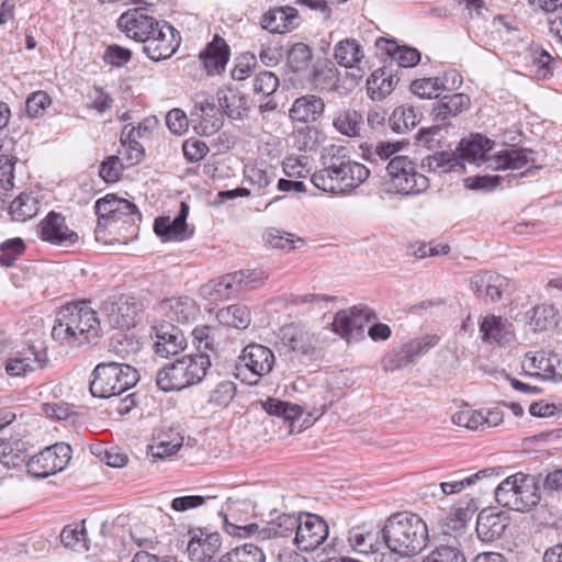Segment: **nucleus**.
Wrapping results in <instances>:
<instances>
[{
    "instance_id": "nucleus-8",
    "label": "nucleus",
    "mask_w": 562,
    "mask_h": 562,
    "mask_svg": "<svg viewBox=\"0 0 562 562\" xmlns=\"http://www.w3.org/2000/svg\"><path fill=\"white\" fill-rule=\"evenodd\" d=\"M385 170V187L390 193L418 194L429 187L428 178L417 171L416 164L407 156L393 157Z\"/></svg>"
},
{
    "instance_id": "nucleus-17",
    "label": "nucleus",
    "mask_w": 562,
    "mask_h": 562,
    "mask_svg": "<svg viewBox=\"0 0 562 562\" xmlns=\"http://www.w3.org/2000/svg\"><path fill=\"white\" fill-rule=\"evenodd\" d=\"M180 45L176 29L164 21L156 31L143 43V52L153 61L170 58Z\"/></svg>"
},
{
    "instance_id": "nucleus-6",
    "label": "nucleus",
    "mask_w": 562,
    "mask_h": 562,
    "mask_svg": "<svg viewBox=\"0 0 562 562\" xmlns=\"http://www.w3.org/2000/svg\"><path fill=\"white\" fill-rule=\"evenodd\" d=\"M541 475L521 472L509 475L495 490V499L503 506L516 512H529L541 501Z\"/></svg>"
},
{
    "instance_id": "nucleus-63",
    "label": "nucleus",
    "mask_w": 562,
    "mask_h": 562,
    "mask_svg": "<svg viewBox=\"0 0 562 562\" xmlns=\"http://www.w3.org/2000/svg\"><path fill=\"white\" fill-rule=\"evenodd\" d=\"M123 199L115 196L114 194H106L104 198L99 199L95 202V213L98 215V226H108L109 218L117 207L116 204L122 202Z\"/></svg>"
},
{
    "instance_id": "nucleus-45",
    "label": "nucleus",
    "mask_w": 562,
    "mask_h": 562,
    "mask_svg": "<svg viewBox=\"0 0 562 562\" xmlns=\"http://www.w3.org/2000/svg\"><path fill=\"white\" fill-rule=\"evenodd\" d=\"M217 562H266V554L258 546L245 543L222 555Z\"/></svg>"
},
{
    "instance_id": "nucleus-42",
    "label": "nucleus",
    "mask_w": 562,
    "mask_h": 562,
    "mask_svg": "<svg viewBox=\"0 0 562 562\" xmlns=\"http://www.w3.org/2000/svg\"><path fill=\"white\" fill-rule=\"evenodd\" d=\"M411 92L419 99H438L445 90H448L443 79L438 77L418 78L412 81Z\"/></svg>"
},
{
    "instance_id": "nucleus-51",
    "label": "nucleus",
    "mask_w": 562,
    "mask_h": 562,
    "mask_svg": "<svg viewBox=\"0 0 562 562\" xmlns=\"http://www.w3.org/2000/svg\"><path fill=\"white\" fill-rule=\"evenodd\" d=\"M389 122L395 133L404 134L417 125L418 117L413 108L397 106L390 116Z\"/></svg>"
},
{
    "instance_id": "nucleus-18",
    "label": "nucleus",
    "mask_w": 562,
    "mask_h": 562,
    "mask_svg": "<svg viewBox=\"0 0 562 562\" xmlns=\"http://www.w3.org/2000/svg\"><path fill=\"white\" fill-rule=\"evenodd\" d=\"M522 368L533 370L526 371L530 376L553 382L562 380V359L554 352L541 350L533 355L527 353Z\"/></svg>"
},
{
    "instance_id": "nucleus-16",
    "label": "nucleus",
    "mask_w": 562,
    "mask_h": 562,
    "mask_svg": "<svg viewBox=\"0 0 562 562\" xmlns=\"http://www.w3.org/2000/svg\"><path fill=\"white\" fill-rule=\"evenodd\" d=\"M297 528L294 541L303 551L316 550L328 537L326 521L315 514H301L297 516Z\"/></svg>"
},
{
    "instance_id": "nucleus-53",
    "label": "nucleus",
    "mask_w": 562,
    "mask_h": 562,
    "mask_svg": "<svg viewBox=\"0 0 562 562\" xmlns=\"http://www.w3.org/2000/svg\"><path fill=\"white\" fill-rule=\"evenodd\" d=\"M471 518L469 508H454L445 519L443 533L458 538Z\"/></svg>"
},
{
    "instance_id": "nucleus-61",
    "label": "nucleus",
    "mask_w": 562,
    "mask_h": 562,
    "mask_svg": "<svg viewBox=\"0 0 562 562\" xmlns=\"http://www.w3.org/2000/svg\"><path fill=\"white\" fill-rule=\"evenodd\" d=\"M282 170L289 178H305L310 173L307 157L290 155L282 162Z\"/></svg>"
},
{
    "instance_id": "nucleus-50",
    "label": "nucleus",
    "mask_w": 562,
    "mask_h": 562,
    "mask_svg": "<svg viewBox=\"0 0 562 562\" xmlns=\"http://www.w3.org/2000/svg\"><path fill=\"white\" fill-rule=\"evenodd\" d=\"M140 130L142 127L128 128V126H125L122 132L121 142L122 145L126 147L130 165L139 162L144 156L143 146L138 143V138H140Z\"/></svg>"
},
{
    "instance_id": "nucleus-11",
    "label": "nucleus",
    "mask_w": 562,
    "mask_h": 562,
    "mask_svg": "<svg viewBox=\"0 0 562 562\" xmlns=\"http://www.w3.org/2000/svg\"><path fill=\"white\" fill-rule=\"evenodd\" d=\"M132 3L138 4V7L123 12L117 19V27L127 37L143 44L164 21H158L148 13L149 7L153 4L144 0H132Z\"/></svg>"
},
{
    "instance_id": "nucleus-64",
    "label": "nucleus",
    "mask_w": 562,
    "mask_h": 562,
    "mask_svg": "<svg viewBox=\"0 0 562 562\" xmlns=\"http://www.w3.org/2000/svg\"><path fill=\"white\" fill-rule=\"evenodd\" d=\"M423 562H465L463 553L452 546H440L431 551Z\"/></svg>"
},
{
    "instance_id": "nucleus-30",
    "label": "nucleus",
    "mask_w": 562,
    "mask_h": 562,
    "mask_svg": "<svg viewBox=\"0 0 562 562\" xmlns=\"http://www.w3.org/2000/svg\"><path fill=\"white\" fill-rule=\"evenodd\" d=\"M182 445L183 437L179 431L171 428H159L154 431L149 451L154 458L164 459L175 454Z\"/></svg>"
},
{
    "instance_id": "nucleus-40",
    "label": "nucleus",
    "mask_w": 562,
    "mask_h": 562,
    "mask_svg": "<svg viewBox=\"0 0 562 562\" xmlns=\"http://www.w3.org/2000/svg\"><path fill=\"white\" fill-rule=\"evenodd\" d=\"M262 408L268 415L280 417L284 422L290 423H293L303 414V408L300 405L273 397H269L262 402Z\"/></svg>"
},
{
    "instance_id": "nucleus-60",
    "label": "nucleus",
    "mask_w": 562,
    "mask_h": 562,
    "mask_svg": "<svg viewBox=\"0 0 562 562\" xmlns=\"http://www.w3.org/2000/svg\"><path fill=\"white\" fill-rule=\"evenodd\" d=\"M218 103L224 110L225 114L234 120H241L245 111L247 110V99L241 95L232 94L218 98Z\"/></svg>"
},
{
    "instance_id": "nucleus-59",
    "label": "nucleus",
    "mask_w": 562,
    "mask_h": 562,
    "mask_svg": "<svg viewBox=\"0 0 562 562\" xmlns=\"http://www.w3.org/2000/svg\"><path fill=\"white\" fill-rule=\"evenodd\" d=\"M279 85L280 81L276 74L263 70L254 78L252 89L257 94L269 97L277 91Z\"/></svg>"
},
{
    "instance_id": "nucleus-29",
    "label": "nucleus",
    "mask_w": 562,
    "mask_h": 562,
    "mask_svg": "<svg viewBox=\"0 0 562 562\" xmlns=\"http://www.w3.org/2000/svg\"><path fill=\"white\" fill-rule=\"evenodd\" d=\"M325 110L322 98L314 94H306L295 99L290 109V117L300 123L317 121Z\"/></svg>"
},
{
    "instance_id": "nucleus-14",
    "label": "nucleus",
    "mask_w": 562,
    "mask_h": 562,
    "mask_svg": "<svg viewBox=\"0 0 562 562\" xmlns=\"http://www.w3.org/2000/svg\"><path fill=\"white\" fill-rule=\"evenodd\" d=\"M278 337L281 347L297 357L312 360L317 353L318 337L300 324L291 323L282 326Z\"/></svg>"
},
{
    "instance_id": "nucleus-57",
    "label": "nucleus",
    "mask_w": 562,
    "mask_h": 562,
    "mask_svg": "<svg viewBox=\"0 0 562 562\" xmlns=\"http://www.w3.org/2000/svg\"><path fill=\"white\" fill-rule=\"evenodd\" d=\"M451 420L454 425L471 430H483V411H474L464 406L452 415Z\"/></svg>"
},
{
    "instance_id": "nucleus-21",
    "label": "nucleus",
    "mask_w": 562,
    "mask_h": 562,
    "mask_svg": "<svg viewBox=\"0 0 562 562\" xmlns=\"http://www.w3.org/2000/svg\"><path fill=\"white\" fill-rule=\"evenodd\" d=\"M221 535L209 532L206 529H198L193 532L189 543L188 553L198 562L210 561L221 548Z\"/></svg>"
},
{
    "instance_id": "nucleus-33",
    "label": "nucleus",
    "mask_w": 562,
    "mask_h": 562,
    "mask_svg": "<svg viewBox=\"0 0 562 562\" xmlns=\"http://www.w3.org/2000/svg\"><path fill=\"white\" fill-rule=\"evenodd\" d=\"M380 533V530L372 527L356 526L349 530L348 541L355 551L369 554L379 550Z\"/></svg>"
},
{
    "instance_id": "nucleus-24",
    "label": "nucleus",
    "mask_w": 562,
    "mask_h": 562,
    "mask_svg": "<svg viewBox=\"0 0 562 562\" xmlns=\"http://www.w3.org/2000/svg\"><path fill=\"white\" fill-rule=\"evenodd\" d=\"M46 355L30 347L23 352H18L9 358L5 363V372L11 376H25L30 372L42 369L46 362Z\"/></svg>"
},
{
    "instance_id": "nucleus-46",
    "label": "nucleus",
    "mask_w": 562,
    "mask_h": 562,
    "mask_svg": "<svg viewBox=\"0 0 562 562\" xmlns=\"http://www.w3.org/2000/svg\"><path fill=\"white\" fill-rule=\"evenodd\" d=\"M38 211V201L27 193H21L9 206V212L14 221L25 222L32 218Z\"/></svg>"
},
{
    "instance_id": "nucleus-20",
    "label": "nucleus",
    "mask_w": 562,
    "mask_h": 562,
    "mask_svg": "<svg viewBox=\"0 0 562 562\" xmlns=\"http://www.w3.org/2000/svg\"><path fill=\"white\" fill-rule=\"evenodd\" d=\"M508 286V279L495 272H480L472 277L471 289L486 302H497Z\"/></svg>"
},
{
    "instance_id": "nucleus-52",
    "label": "nucleus",
    "mask_w": 562,
    "mask_h": 562,
    "mask_svg": "<svg viewBox=\"0 0 562 562\" xmlns=\"http://www.w3.org/2000/svg\"><path fill=\"white\" fill-rule=\"evenodd\" d=\"M263 238L269 247L285 251H290L296 248V244H304V240L302 238H294V235L283 231H279L277 228L268 229L265 233Z\"/></svg>"
},
{
    "instance_id": "nucleus-48",
    "label": "nucleus",
    "mask_w": 562,
    "mask_h": 562,
    "mask_svg": "<svg viewBox=\"0 0 562 562\" xmlns=\"http://www.w3.org/2000/svg\"><path fill=\"white\" fill-rule=\"evenodd\" d=\"M311 82L319 92L346 93V91H336L338 89V75L333 66L314 68Z\"/></svg>"
},
{
    "instance_id": "nucleus-49",
    "label": "nucleus",
    "mask_w": 562,
    "mask_h": 562,
    "mask_svg": "<svg viewBox=\"0 0 562 562\" xmlns=\"http://www.w3.org/2000/svg\"><path fill=\"white\" fill-rule=\"evenodd\" d=\"M313 59L312 48L304 43H295L288 52L286 63L293 72L307 70Z\"/></svg>"
},
{
    "instance_id": "nucleus-28",
    "label": "nucleus",
    "mask_w": 562,
    "mask_h": 562,
    "mask_svg": "<svg viewBox=\"0 0 562 562\" xmlns=\"http://www.w3.org/2000/svg\"><path fill=\"white\" fill-rule=\"evenodd\" d=\"M502 471V468H486L483 470H480L479 472L469 475L463 479H456L450 482H442L439 485L432 484L429 485V488L432 490L434 496H440V498H443L446 495H452L456 493L461 492L467 486L475 484L477 481L483 479H490L493 476H499Z\"/></svg>"
},
{
    "instance_id": "nucleus-41",
    "label": "nucleus",
    "mask_w": 562,
    "mask_h": 562,
    "mask_svg": "<svg viewBox=\"0 0 562 562\" xmlns=\"http://www.w3.org/2000/svg\"><path fill=\"white\" fill-rule=\"evenodd\" d=\"M296 525L297 516L293 514H281L274 519L266 522L267 531H263V536H267V540L273 538H285L291 536L293 532L296 533Z\"/></svg>"
},
{
    "instance_id": "nucleus-35",
    "label": "nucleus",
    "mask_w": 562,
    "mask_h": 562,
    "mask_svg": "<svg viewBox=\"0 0 562 562\" xmlns=\"http://www.w3.org/2000/svg\"><path fill=\"white\" fill-rule=\"evenodd\" d=\"M428 167L435 172L462 171L464 166L460 161L457 151H437L423 160V167Z\"/></svg>"
},
{
    "instance_id": "nucleus-19",
    "label": "nucleus",
    "mask_w": 562,
    "mask_h": 562,
    "mask_svg": "<svg viewBox=\"0 0 562 562\" xmlns=\"http://www.w3.org/2000/svg\"><path fill=\"white\" fill-rule=\"evenodd\" d=\"M38 235L44 241L65 247L79 240L78 234L67 226L66 218L56 212H49L40 223Z\"/></svg>"
},
{
    "instance_id": "nucleus-25",
    "label": "nucleus",
    "mask_w": 562,
    "mask_h": 562,
    "mask_svg": "<svg viewBox=\"0 0 562 562\" xmlns=\"http://www.w3.org/2000/svg\"><path fill=\"white\" fill-rule=\"evenodd\" d=\"M155 351L161 357L177 355L187 346V340L182 330L171 324L156 327Z\"/></svg>"
},
{
    "instance_id": "nucleus-5",
    "label": "nucleus",
    "mask_w": 562,
    "mask_h": 562,
    "mask_svg": "<svg viewBox=\"0 0 562 562\" xmlns=\"http://www.w3.org/2000/svg\"><path fill=\"white\" fill-rule=\"evenodd\" d=\"M211 364L210 356L204 352L182 356L157 372L156 384L164 392L181 391L200 383Z\"/></svg>"
},
{
    "instance_id": "nucleus-38",
    "label": "nucleus",
    "mask_w": 562,
    "mask_h": 562,
    "mask_svg": "<svg viewBox=\"0 0 562 562\" xmlns=\"http://www.w3.org/2000/svg\"><path fill=\"white\" fill-rule=\"evenodd\" d=\"M362 124V115L353 109L340 111L333 121L336 131L348 137L359 136Z\"/></svg>"
},
{
    "instance_id": "nucleus-23",
    "label": "nucleus",
    "mask_w": 562,
    "mask_h": 562,
    "mask_svg": "<svg viewBox=\"0 0 562 562\" xmlns=\"http://www.w3.org/2000/svg\"><path fill=\"white\" fill-rule=\"evenodd\" d=\"M189 214V206L187 203L181 202L180 211L175 218L158 217L154 223L155 233L165 240H184L190 234L187 233L188 224L187 217Z\"/></svg>"
},
{
    "instance_id": "nucleus-4",
    "label": "nucleus",
    "mask_w": 562,
    "mask_h": 562,
    "mask_svg": "<svg viewBox=\"0 0 562 562\" xmlns=\"http://www.w3.org/2000/svg\"><path fill=\"white\" fill-rule=\"evenodd\" d=\"M99 326L100 321L88 303H69L57 312L52 336L61 341L89 342L98 336Z\"/></svg>"
},
{
    "instance_id": "nucleus-9",
    "label": "nucleus",
    "mask_w": 562,
    "mask_h": 562,
    "mask_svg": "<svg viewBox=\"0 0 562 562\" xmlns=\"http://www.w3.org/2000/svg\"><path fill=\"white\" fill-rule=\"evenodd\" d=\"M263 279L261 273L255 270H239L209 281L201 286L200 293L210 301L228 300L256 289Z\"/></svg>"
},
{
    "instance_id": "nucleus-27",
    "label": "nucleus",
    "mask_w": 562,
    "mask_h": 562,
    "mask_svg": "<svg viewBox=\"0 0 562 562\" xmlns=\"http://www.w3.org/2000/svg\"><path fill=\"white\" fill-rule=\"evenodd\" d=\"M160 312L171 322L181 324L194 319L198 314L195 302L188 296L170 297L159 304Z\"/></svg>"
},
{
    "instance_id": "nucleus-7",
    "label": "nucleus",
    "mask_w": 562,
    "mask_h": 562,
    "mask_svg": "<svg viewBox=\"0 0 562 562\" xmlns=\"http://www.w3.org/2000/svg\"><path fill=\"white\" fill-rule=\"evenodd\" d=\"M92 375L90 392L92 396L100 398L119 396L135 386L139 380V374L135 368L117 362L99 363Z\"/></svg>"
},
{
    "instance_id": "nucleus-39",
    "label": "nucleus",
    "mask_w": 562,
    "mask_h": 562,
    "mask_svg": "<svg viewBox=\"0 0 562 562\" xmlns=\"http://www.w3.org/2000/svg\"><path fill=\"white\" fill-rule=\"evenodd\" d=\"M0 462L8 469L26 465L25 443L21 440H12L0 443Z\"/></svg>"
},
{
    "instance_id": "nucleus-56",
    "label": "nucleus",
    "mask_w": 562,
    "mask_h": 562,
    "mask_svg": "<svg viewBox=\"0 0 562 562\" xmlns=\"http://www.w3.org/2000/svg\"><path fill=\"white\" fill-rule=\"evenodd\" d=\"M60 540L67 548L74 550H89L87 531L83 524L81 526H66L60 532Z\"/></svg>"
},
{
    "instance_id": "nucleus-26",
    "label": "nucleus",
    "mask_w": 562,
    "mask_h": 562,
    "mask_svg": "<svg viewBox=\"0 0 562 562\" xmlns=\"http://www.w3.org/2000/svg\"><path fill=\"white\" fill-rule=\"evenodd\" d=\"M509 522L505 513L482 512L476 520V533L479 539L484 542H492L502 537Z\"/></svg>"
},
{
    "instance_id": "nucleus-10",
    "label": "nucleus",
    "mask_w": 562,
    "mask_h": 562,
    "mask_svg": "<svg viewBox=\"0 0 562 562\" xmlns=\"http://www.w3.org/2000/svg\"><path fill=\"white\" fill-rule=\"evenodd\" d=\"M274 362V355L268 347L249 344L236 360L235 375L248 385H257L262 376L272 371Z\"/></svg>"
},
{
    "instance_id": "nucleus-1",
    "label": "nucleus",
    "mask_w": 562,
    "mask_h": 562,
    "mask_svg": "<svg viewBox=\"0 0 562 562\" xmlns=\"http://www.w3.org/2000/svg\"><path fill=\"white\" fill-rule=\"evenodd\" d=\"M492 146L493 142L487 137L481 134H473L469 138L462 139L456 151L463 166L464 161L476 165L488 161L490 167L494 170H519L531 164L525 171L508 176V183L518 178L535 176L541 168L535 165L536 157H533L535 151L532 149H504L493 156H488Z\"/></svg>"
},
{
    "instance_id": "nucleus-36",
    "label": "nucleus",
    "mask_w": 562,
    "mask_h": 562,
    "mask_svg": "<svg viewBox=\"0 0 562 562\" xmlns=\"http://www.w3.org/2000/svg\"><path fill=\"white\" fill-rule=\"evenodd\" d=\"M508 326L510 325L501 316H485L480 324L482 340L488 344L501 342L508 334Z\"/></svg>"
},
{
    "instance_id": "nucleus-32",
    "label": "nucleus",
    "mask_w": 562,
    "mask_h": 562,
    "mask_svg": "<svg viewBox=\"0 0 562 562\" xmlns=\"http://www.w3.org/2000/svg\"><path fill=\"white\" fill-rule=\"evenodd\" d=\"M228 46L218 36H215L200 54V58L207 75H216L224 70L228 61Z\"/></svg>"
},
{
    "instance_id": "nucleus-43",
    "label": "nucleus",
    "mask_w": 562,
    "mask_h": 562,
    "mask_svg": "<svg viewBox=\"0 0 562 562\" xmlns=\"http://www.w3.org/2000/svg\"><path fill=\"white\" fill-rule=\"evenodd\" d=\"M559 323L558 311L552 305H538L532 310L529 325L535 331H547L553 329Z\"/></svg>"
},
{
    "instance_id": "nucleus-31",
    "label": "nucleus",
    "mask_w": 562,
    "mask_h": 562,
    "mask_svg": "<svg viewBox=\"0 0 562 562\" xmlns=\"http://www.w3.org/2000/svg\"><path fill=\"white\" fill-rule=\"evenodd\" d=\"M398 80L390 67L379 68L367 80L368 95L375 101L384 100L392 93Z\"/></svg>"
},
{
    "instance_id": "nucleus-34",
    "label": "nucleus",
    "mask_w": 562,
    "mask_h": 562,
    "mask_svg": "<svg viewBox=\"0 0 562 562\" xmlns=\"http://www.w3.org/2000/svg\"><path fill=\"white\" fill-rule=\"evenodd\" d=\"M470 98L464 93L447 94L439 99L434 105L432 114L435 120L445 121L454 117L470 106Z\"/></svg>"
},
{
    "instance_id": "nucleus-55",
    "label": "nucleus",
    "mask_w": 562,
    "mask_h": 562,
    "mask_svg": "<svg viewBox=\"0 0 562 562\" xmlns=\"http://www.w3.org/2000/svg\"><path fill=\"white\" fill-rule=\"evenodd\" d=\"M218 515L223 518L224 528L228 535L238 537H254L261 541L267 540V536H263V531H267L266 524L259 525L254 522L245 526H237L235 524L228 522L226 515L222 512H220Z\"/></svg>"
},
{
    "instance_id": "nucleus-62",
    "label": "nucleus",
    "mask_w": 562,
    "mask_h": 562,
    "mask_svg": "<svg viewBox=\"0 0 562 562\" xmlns=\"http://www.w3.org/2000/svg\"><path fill=\"white\" fill-rule=\"evenodd\" d=\"M555 59L544 49L535 50L532 56V67L536 68L535 75L539 79H547L553 75Z\"/></svg>"
},
{
    "instance_id": "nucleus-2",
    "label": "nucleus",
    "mask_w": 562,
    "mask_h": 562,
    "mask_svg": "<svg viewBox=\"0 0 562 562\" xmlns=\"http://www.w3.org/2000/svg\"><path fill=\"white\" fill-rule=\"evenodd\" d=\"M344 150V147H330L328 157L324 158L323 168L311 177V182L317 189L342 194L358 188L369 178L370 170L364 165L340 154Z\"/></svg>"
},
{
    "instance_id": "nucleus-47",
    "label": "nucleus",
    "mask_w": 562,
    "mask_h": 562,
    "mask_svg": "<svg viewBox=\"0 0 562 562\" xmlns=\"http://www.w3.org/2000/svg\"><path fill=\"white\" fill-rule=\"evenodd\" d=\"M335 59L340 66L352 67L363 57L360 45L356 40H344L335 46Z\"/></svg>"
},
{
    "instance_id": "nucleus-12",
    "label": "nucleus",
    "mask_w": 562,
    "mask_h": 562,
    "mask_svg": "<svg viewBox=\"0 0 562 562\" xmlns=\"http://www.w3.org/2000/svg\"><path fill=\"white\" fill-rule=\"evenodd\" d=\"M102 312L111 327L125 330L136 325L143 304L131 295H112L103 303Z\"/></svg>"
},
{
    "instance_id": "nucleus-13",
    "label": "nucleus",
    "mask_w": 562,
    "mask_h": 562,
    "mask_svg": "<svg viewBox=\"0 0 562 562\" xmlns=\"http://www.w3.org/2000/svg\"><path fill=\"white\" fill-rule=\"evenodd\" d=\"M68 443L58 442L45 448L26 462L27 472L35 477H47L63 471L71 459Z\"/></svg>"
},
{
    "instance_id": "nucleus-54",
    "label": "nucleus",
    "mask_w": 562,
    "mask_h": 562,
    "mask_svg": "<svg viewBox=\"0 0 562 562\" xmlns=\"http://www.w3.org/2000/svg\"><path fill=\"white\" fill-rule=\"evenodd\" d=\"M116 205L117 207L109 218V224L123 222V224L135 226L137 222H140L142 214L134 203L123 199L122 202H119Z\"/></svg>"
},
{
    "instance_id": "nucleus-3",
    "label": "nucleus",
    "mask_w": 562,
    "mask_h": 562,
    "mask_svg": "<svg viewBox=\"0 0 562 562\" xmlns=\"http://www.w3.org/2000/svg\"><path fill=\"white\" fill-rule=\"evenodd\" d=\"M384 543L391 551L384 554L381 562L393 559L392 553L412 557L422 552L428 541V529L425 521L416 514L396 513L390 516L381 529Z\"/></svg>"
},
{
    "instance_id": "nucleus-44",
    "label": "nucleus",
    "mask_w": 562,
    "mask_h": 562,
    "mask_svg": "<svg viewBox=\"0 0 562 562\" xmlns=\"http://www.w3.org/2000/svg\"><path fill=\"white\" fill-rule=\"evenodd\" d=\"M385 52L395 60L398 67L408 68L416 66L420 60V52L408 46H400L394 41H385Z\"/></svg>"
},
{
    "instance_id": "nucleus-15",
    "label": "nucleus",
    "mask_w": 562,
    "mask_h": 562,
    "mask_svg": "<svg viewBox=\"0 0 562 562\" xmlns=\"http://www.w3.org/2000/svg\"><path fill=\"white\" fill-rule=\"evenodd\" d=\"M440 341L437 334H427L404 344L397 351L387 353L383 359V368L389 371L402 369L412 363L416 357L424 356Z\"/></svg>"
},
{
    "instance_id": "nucleus-37",
    "label": "nucleus",
    "mask_w": 562,
    "mask_h": 562,
    "mask_svg": "<svg viewBox=\"0 0 562 562\" xmlns=\"http://www.w3.org/2000/svg\"><path fill=\"white\" fill-rule=\"evenodd\" d=\"M217 319L226 326L246 329L251 322L250 311L241 304H233L217 312Z\"/></svg>"
},
{
    "instance_id": "nucleus-22",
    "label": "nucleus",
    "mask_w": 562,
    "mask_h": 562,
    "mask_svg": "<svg viewBox=\"0 0 562 562\" xmlns=\"http://www.w3.org/2000/svg\"><path fill=\"white\" fill-rule=\"evenodd\" d=\"M375 317L374 312L366 306H353L339 311L333 322V330L342 338H348L353 330L362 328L364 322Z\"/></svg>"
},
{
    "instance_id": "nucleus-58",
    "label": "nucleus",
    "mask_w": 562,
    "mask_h": 562,
    "mask_svg": "<svg viewBox=\"0 0 562 562\" xmlns=\"http://www.w3.org/2000/svg\"><path fill=\"white\" fill-rule=\"evenodd\" d=\"M236 395V385L234 382L224 380L216 384L211 391L209 403L218 406L226 407Z\"/></svg>"
}]
</instances>
